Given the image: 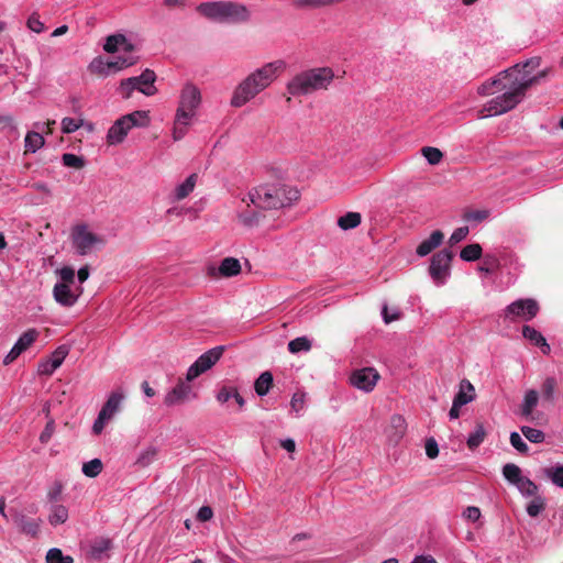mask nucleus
<instances>
[{
  "instance_id": "33",
  "label": "nucleus",
  "mask_w": 563,
  "mask_h": 563,
  "mask_svg": "<svg viewBox=\"0 0 563 563\" xmlns=\"http://www.w3.org/2000/svg\"><path fill=\"white\" fill-rule=\"evenodd\" d=\"M44 145V137L37 132H29L24 140L25 153H35Z\"/></svg>"
},
{
  "instance_id": "30",
  "label": "nucleus",
  "mask_w": 563,
  "mask_h": 563,
  "mask_svg": "<svg viewBox=\"0 0 563 563\" xmlns=\"http://www.w3.org/2000/svg\"><path fill=\"white\" fill-rule=\"evenodd\" d=\"M539 395L537 390L529 389L525 394L523 402L521 405V416L525 418H529L532 415L533 409L538 405Z\"/></svg>"
},
{
  "instance_id": "56",
  "label": "nucleus",
  "mask_w": 563,
  "mask_h": 563,
  "mask_svg": "<svg viewBox=\"0 0 563 563\" xmlns=\"http://www.w3.org/2000/svg\"><path fill=\"white\" fill-rule=\"evenodd\" d=\"M63 485L56 482L47 493V499L49 503H57L62 499Z\"/></svg>"
},
{
  "instance_id": "17",
  "label": "nucleus",
  "mask_w": 563,
  "mask_h": 563,
  "mask_svg": "<svg viewBox=\"0 0 563 563\" xmlns=\"http://www.w3.org/2000/svg\"><path fill=\"white\" fill-rule=\"evenodd\" d=\"M68 352L69 350L66 345L58 346L48 360L41 363L40 373L43 375H52L63 364Z\"/></svg>"
},
{
  "instance_id": "20",
  "label": "nucleus",
  "mask_w": 563,
  "mask_h": 563,
  "mask_svg": "<svg viewBox=\"0 0 563 563\" xmlns=\"http://www.w3.org/2000/svg\"><path fill=\"white\" fill-rule=\"evenodd\" d=\"M53 297L57 303L63 307H73L77 300L79 295L75 294L70 286L64 284H55L53 288Z\"/></svg>"
},
{
  "instance_id": "37",
  "label": "nucleus",
  "mask_w": 563,
  "mask_h": 563,
  "mask_svg": "<svg viewBox=\"0 0 563 563\" xmlns=\"http://www.w3.org/2000/svg\"><path fill=\"white\" fill-rule=\"evenodd\" d=\"M311 341L306 336L296 338L288 343V350L292 354L299 353L301 351L308 352L311 350Z\"/></svg>"
},
{
  "instance_id": "28",
  "label": "nucleus",
  "mask_w": 563,
  "mask_h": 563,
  "mask_svg": "<svg viewBox=\"0 0 563 563\" xmlns=\"http://www.w3.org/2000/svg\"><path fill=\"white\" fill-rule=\"evenodd\" d=\"M241 272V264L235 257H225L219 266V273L224 277L236 276Z\"/></svg>"
},
{
  "instance_id": "59",
  "label": "nucleus",
  "mask_w": 563,
  "mask_h": 563,
  "mask_svg": "<svg viewBox=\"0 0 563 563\" xmlns=\"http://www.w3.org/2000/svg\"><path fill=\"white\" fill-rule=\"evenodd\" d=\"M426 454L428 457H437L439 454L438 442L433 438H429L426 441Z\"/></svg>"
},
{
  "instance_id": "14",
  "label": "nucleus",
  "mask_w": 563,
  "mask_h": 563,
  "mask_svg": "<svg viewBox=\"0 0 563 563\" xmlns=\"http://www.w3.org/2000/svg\"><path fill=\"white\" fill-rule=\"evenodd\" d=\"M378 379L379 374L376 369L372 367H365L357 369L352 374L351 384L364 391H371L375 387Z\"/></svg>"
},
{
  "instance_id": "44",
  "label": "nucleus",
  "mask_w": 563,
  "mask_h": 563,
  "mask_svg": "<svg viewBox=\"0 0 563 563\" xmlns=\"http://www.w3.org/2000/svg\"><path fill=\"white\" fill-rule=\"evenodd\" d=\"M111 548V541L106 538H100L93 541L91 545V554L96 559H100Z\"/></svg>"
},
{
  "instance_id": "43",
  "label": "nucleus",
  "mask_w": 563,
  "mask_h": 563,
  "mask_svg": "<svg viewBox=\"0 0 563 563\" xmlns=\"http://www.w3.org/2000/svg\"><path fill=\"white\" fill-rule=\"evenodd\" d=\"M103 468L101 460H89L88 462L82 464V473L87 477H96L98 476Z\"/></svg>"
},
{
  "instance_id": "34",
  "label": "nucleus",
  "mask_w": 563,
  "mask_h": 563,
  "mask_svg": "<svg viewBox=\"0 0 563 563\" xmlns=\"http://www.w3.org/2000/svg\"><path fill=\"white\" fill-rule=\"evenodd\" d=\"M68 519V510L63 505H54L51 508L48 522L52 526L62 525Z\"/></svg>"
},
{
  "instance_id": "35",
  "label": "nucleus",
  "mask_w": 563,
  "mask_h": 563,
  "mask_svg": "<svg viewBox=\"0 0 563 563\" xmlns=\"http://www.w3.org/2000/svg\"><path fill=\"white\" fill-rule=\"evenodd\" d=\"M482 246L478 243H473L464 246L460 253V257L465 262L477 261L482 256Z\"/></svg>"
},
{
  "instance_id": "19",
  "label": "nucleus",
  "mask_w": 563,
  "mask_h": 563,
  "mask_svg": "<svg viewBox=\"0 0 563 563\" xmlns=\"http://www.w3.org/2000/svg\"><path fill=\"white\" fill-rule=\"evenodd\" d=\"M103 49L107 53H115L122 51L123 53H133L135 51V46L128 41L126 36L123 34H112L106 38V43L103 45Z\"/></svg>"
},
{
  "instance_id": "16",
  "label": "nucleus",
  "mask_w": 563,
  "mask_h": 563,
  "mask_svg": "<svg viewBox=\"0 0 563 563\" xmlns=\"http://www.w3.org/2000/svg\"><path fill=\"white\" fill-rule=\"evenodd\" d=\"M407 431V422L400 415H394L385 432L386 437L391 444H398Z\"/></svg>"
},
{
  "instance_id": "58",
  "label": "nucleus",
  "mask_w": 563,
  "mask_h": 563,
  "mask_svg": "<svg viewBox=\"0 0 563 563\" xmlns=\"http://www.w3.org/2000/svg\"><path fill=\"white\" fill-rule=\"evenodd\" d=\"M27 27L35 33H42L44 31V24L40 21L36 14H32L27 20Z\"/></svg>"
},
{
  "instance_id": "32",
  "label": "nucleus",
  "mask_w": 563,
  "mask_h": 563,
  "mask_svg": "<svg viewBox=\"0 0 563 563\" xmlns=\"http://www.w3.org/2000/svg\"><path fill=\"white\" fill-rule=\"evenodd\" d=\"M362 222V216L358 212L350 211L338 219V225L342 230H351L358 227Z\"/></svg>"
},
{
  "instance_id": "53",
  "label": "nucleus",
  "mask_w": 563,
  "mask_h": 563,
  "mask_svg": "<svg viewBox=\"0 0 563 563\" xmlns=\"http://www.w3.org/2000/svg\"><path fill=\"white\" fill-rule=\"evenodd\" d=\"M82 125V120L77 121L73 118H64L62 120V131L65 134L77 131Z\"/></svg>"
},
{
  "instance_id": "25",
  "label": "nucleus",
  "mask_w": 563,
  "mask_h": 563,
  "mask_svg": "<svg viewBox=\"0 0 563 563\" xmlns=\"http://www.w3.org/2000/svg\"><path fill=\"white\" fill-rule=\"evenodd\" d=\"M522 335L525 339L531 341L534 345L539 346L543 354H549L551 351L550 345L547 343L545 338L541 332L536 330L533 327L523 325Z\"/></svg>"
},
{
  "instance_id": "27",
  "label": "nucleus",
  "mask_w": 563,
  "mask_h": 563,
  "mask_svg": "<svg viewBox=\"0 0 563 563\" xmlns=\"http://www.w3.org/2000/svg\"><path fill=\"white\" fill-rule=\"evenodd\" d=\"M274 378L269 371L263 372L254 383V389L258 396H265L273 387Z\"/></svg>"
},
{
  "instance_id": "9",
  "label": "nucleus",
  "mask_w": 563,
  "mask_h": 563,
  "mask_svg": "<svg viewBox=\"0 0 563 563\" xmlns=\"http://www.w3.org/2000/svg\"><path fill=\"white\" fill-rule=\"evenodd\" d=\"M123 399L124 395L122 391L115 390L110 394L93 422L92 431L95 434H100L102 432L107 421L112 419L120 410Z\"/></svg>"
},
{
  "instance_id": "60",
  "label": "nucleus",
  "mask_w": 563,
  "mask_h": 563,
  "mask_svg": "<svg viewBox=\"0 0 563 563\" xmlns=\"http://www.w3.org/2000/svg\"><path fill=\"white\" fill-rule=\"evenodd\" d=\"M305 404V394L303 393H296L292 395L290 406L295 411H300L303 408Z\"/></svg>"
},
{
  "instance_id": "3",
  "label": "nucleus",
  "mask_w": 563,
  "mask_h": 563,
  "mask_svg": "<svg viewBox=\"0 0 563 563\" xmlns=\"http://www.w3.org/2000/svg\"><path fill=\"white\" fill-rule=\"evenodd\" d=\"M547 75L548 70H542L531 78L521 80H519L518 77L514 75L515 89L511 91H506L488 101L484 109L481 111L482 113L487 112V114H484L483 117L500 115L512 110L518 103L521 102L526 96L527 90L533 85L538 84Z\"/></svg>"
},
{
  "instance_id": "40",
  "label": "nucleus",
  "mask_w": 563,
  "mask_h": 563,
  "mask_svg": "<svg viewBox=\"0 0 563 563\" xmlns=\"http://www.w3.org/2000/svg\"><path fill=\"white\" fill-rule=\"evenodd\" d=\"M503 474L505 478L510 483L516 485L519 479L522 477L521 470L516 464L509 463L506 464L503 468Z\"/></svg>"
},
{
  "instance_id": "24",
  "label": "nucleus",
  "mask_w": 563,
  "mask_h": 563,
  "mask_svg": "<svg viewBox=\"0 0 563 563\" xmlns=\"http://www.w3.org/2000/svg\"><path fill=\"white\" fill-rule=\"evenodd\" d=\"M14 522L22 533L32 538L37 537L40 532L41 520H34L24 515L15 514Z\"/></svg>"
},
{
  "instance_id": "29",
  "label": "nucleus",
  "mask_w": 563,
  "mask_h": 563,
  "mask_svg": "<svg viewBox=\"0 0 563 563\" xmlns=\"http://www.w3.org/2000/svg\"><path fill=\"white\" fill-rule=\"evenodd\" d=\"M198 175L194 173L188 176L183 184L178 185L175 189L176 200H183L187 198L194 191Z\"/></svg>"
},
{
  "instance_id": "49",
  "label": "nucleus",
  "mask_w": 563,
  "mask_h": 563,
  "mask_svg": "<svg viewBox=\"0 0 563 563\" xmlns=\"http://www.w3.org/2000/svg\"><path fill=\"white\" fill-rule=\"evenodd\" d=\"M545 508L544 499L541 496H534L527 507L530 517H537Z\"/></svg>"
},
{
  "instance_id": "61",
  "label": "nucleus",
  "mask_w": 563,
  "mask_h": 563,
  "mask_svg": "<svg viewBox=\"0 0 563 563\" xmlns=\"http://www.w3.org/2000/svg\"><path fill=\"white\" fill-rule=\"evenodd\" d=\"M382 314L385 323H390L400 318V313L398 312V310L394 309L393 312H390L387 306L383 307Z\"/></svg>"
},
{
  "instance_id": "55",
  "label": "nucleus",
  "mask_w": 563,
  "mask_h": 563,
  "mask_svg": "<svg viewBox=\"0 0 563 563\" xmlns=\"http://www.w3.org/2000/svg\"><path fill=\"white\" fill-rule=\"evenodd\" d=\"M510 443L516 450H518L519 453L525 454L528 452V445L519 433L512 432L510 434Z\"/></svg>"
},
{
  "instance_id": "31",
  "label": "nucleus",
  "mask_w": 563,
  "mask_h": 563,
  "mask_svg": "<svg viewBox=\"0 0 563 563\" xmlns=\"http://www.w3.org/2000/svg\"><path fill=\"white\" fill-rule=\"evenodd\" d=\"M121 118L131 129L134 126H146L150 122L148 112L142 110L134 111Z\"/></svg>"
},
{
  "instance_id": "5",
  "label": "nucleus",
  "mask_w": 563,
  "mask_h": 563,
  "mask_svg": "<svg viewBox=\"0 0 563 563\" xmlns=\"http://www.w3.org/2000/svg\"><path fill=\"white\" fill-rule=\"evenodd\" d=\"M201 93L198 87L187 84L180 93L179 106L174 121L173 137L175 141L181 140L187 133V128L200 106Z\"/></svg>"
},
{
  "instance_id": "57",
  "label": "nucleus",
  "mask_w": 563,
  "mask_h": 563,
  "mask_svg": "<svg viewBox=\"0 0 563 563\" xmlns=\"http://www.w3.org/2000/svg\"><path fill=\"white\" fill-rule=\"evenodd\" d=\"M55 431V422L53 419H49L44 428V430L42 431L41 435H40V440L41 442L43 443H46L49 441V439L52 438L53 433Z\"/></svg>"
},
{
  "instance_id": "54",
  "label": "nucleus",
  "mask_w": 563,
  "mask_h": 563,
  "mask_svg": "<svg viewBox=\"0 0 563 563\" xmlns=\"http://www.w3.org/2000/svg\"><path fill=\"white\" fill-rule=\"evenodd\" d=\"M468 227H461L455 229L449 239L450 246H453L459 242L463 241L468 235Z\"/></svg>"
},
{
  "instance_id": "45",
  "label": "nucleus",
  "mask_w": 563,
  "mask_h": 563,
  "mask_svg": "<svg viewBox=\"0 0 563 563\" xmlns=\"http://www.w3.org/2000/svg\"><path fill=\"white\" fill-rule=\"evenodd\" d=\"M544 474L554 485L563 488V465L547 467Z\"/></svg>"
},
{
  "instance_id": "48",
  "label": "nucleus",
  "mask_w": 563,
  "mask_h": 563,
  "mask_svg": "<svg viewBox=\"0 0 563 563\" xmlns=\"http://www.w3.org/2000/svg\"><path fill=\"white\" fill-rule=\"evenodd\" d=\"M63 164L67 167L81 169L85 166V159L71 153H65L62 156Z\"/></svg>"
},
{
  "instance_id": "51",
  "label": "nucleus",
  "mask_w": 563,
  "mask_h": 563,
  "mask_svg": "<svg viewBox=\"0 0 563 563\" xmlns=\"http://www.w3.org/2000/svg\"><path fill=\"white\" fill-rule=\"evenodd\" d=\"M489 216L487 210H471L466 211L463 216V219L467 222H482L486 220Z\"/></svg>"
},
{
  "instance_id": "52",
  "label": "nucleus",
  "mask_w": 563,
  "mask_h": 563,
  "mask_svg": "<svg viewBox=\"0 0 563 563\" xmlns=\"http://www.w3.org/2000/svg\"><path fill=\"white\" fill-rule=\"evenodd\" d=\"M57 273L60 278V282H58L57 284H64L67 286H70L74 284V282H75L74 268H71L69 266H64L63 268L58 269Z\"/></svg>"
},
{
  "instance_id": "46",
  "label": "nucleus",
  "mask_w": 563,
  "mask_h": 563,
  "mask_svg": "<svg viewBox=\"0 0 563 563\" xmlns=\"http://www.w3.org/2000/svg\"><path fill=\"white\" fill-rule=\"evenodd\" d=\"M46 562L47 563H74V560L69 555H64L59 549L53 548V549L48 550V552L46 554Z\"/></svg>"
},
{
  "instance_id": "11",
  "label": "nucleus",
  "mask_w": 563,
  "mask_h": 563,
  "mask_svg": "<svg viewBox=\"0 0 563 563\" xmlns=\"http://www.w3.org/2000/svg\"><path fill=\"white\" fill-rule=\"evenodd\" d=\"M519 64L512 68L504 70L499 76L490 81H486L478 87V93L481 96H488L496 91H511L515 89L514 74L519 71Z\"/></svg>"
},
{
  "instance_id": "41",
  "label": "nucleus",
  "mask_w": 563,
  "mask_h": 563,
  "mask_svg": "<svg viewBox=\"0 0 563 563\" xmlns=\"http://www.w3.org/2000/svg\"><path fill=\"white\" fill-rule=\"evenodd\" d=\"M516 486L522 495L533 497L537 496L538 486L528 477L522 476L516 484Z\"/></svg>"
},
{
  "instance_id": "62",
  "label": "nucleus",
  "mask_w": 563,
  "mask_h": 563,
  "mask_svg": "<svg viewBox=\"0 0 563 563\" xmlns=\"http://www.w3.org/2000/svg\"><path fill=\"white\" fill-rule=\"evenodd\" d=\"M23 351L20 349V346H18L16 344L13 345V347L10 350V352L7 354V356L4 357L3 360V364L4 365H9L10 363H12L13 361H15L20 354L22 353Z\"/></svg>"
},
{
  "instance_id": "22",
  "label": "nucleus",
  "mask_w": 563,
  "mask_h": 563,
  "mask_svg": "<svg viewBox=\"0 0 563 563\" xmlns=\"http://www.w3.org/2000/svg\"><path fill=\"white\" fill-rule=\"evenodd\" d=\"M197 11L207 19L223 22V1L202 2Z\"/></svg>"
},
{
  "instance_id": "18",
  "label": "nucleus",
  "mask_w": 563,
  "mask_h": 563,
  "mask_svg": "<svg viewBox=\"0 0 563 563\" xmlns=\"http://www.w3.org/2000/svg\"><path fill=\"white\" fill-rule=\"evenodd\" d=\"M190 394L191 386L186 384L184 380H179L178 384L167 393L164 404L168 407L184 404L189 399Z\"/></svg>"
},
{
  "instance_id": "13",
  "label": "nucleus",
  "mask_w": 563,
  "mask_h": 563,
  "mask_svg": "<svg viewBox=\"0 0 563 563\" xmlns=\"http://www.w3.org/2000/svg\"><path fill=\"white\" fill-rule=\"evenodd\" d=\"M139 57L132 53H124L123 56L117 57L115 60L104 63L102 59H93L90 64V70L92 73H99L101 75H109L111 71H118L137 63Z\"/></svg>"
},
{
  "instance_id": "15",
  "label": "nucleus",
  "mask_w": 563,
  "mask_h": 563,
  "mask_svg": "<svg viewBox=\"0 0 563 563\" xmlns=\"http://www.w3.org/2000/svg\"><path fill=\"white\" fill-rule=\"evenodd\" d=\"M250 19L249 9L238 2L223 1V22L240 23Z\"/></svg>"
},
{
  "instance_id": "2",
  "label": "nucleus",
  "mask_w": 563,
  "mask_h": 563,
  "mask_svg": "<svg viewBox=\"0 0 563 563\" xmlns=\"http://www.w3.org/2000/svg\"><path fill=\"white\" fill-rule=\"evenodd\" d=\"M299 197V190L287 185H261L247 194L250 202L263 210L285 208L297 201Z\"/></svg>"
},
{
  "instance_id": "47",
  "label": "nucleus",
  "mask_w": 563,
  "mask_h": 563,
  "mask_svg": "<svg viewBox=\"0 0 563 563\" xmlns=\"http://www.w3.org/2000/svg\"><path fill=\"white\" fill-rule=\"evenodd\" d=\"M38 336V332L35 329H29L25 331L16 341V345L24 352Z\"/></svg>"
},
{
  "instance_id": "42",
  "label": "nucleus",
  "mask_w": 563,
  "mask_h": 563,
  "mask_svg": "<svg viewBox=\"0 0 563 563\" xmlns=\"http://www.w3.org/2000/svg\"><path fill=\"white\" fill-rule=\"evenodd\" d=\"M421 153L431 165H438L443 158V153L437 147L424 146L421 148Z\"/></svg>"
},
{
  "instance_id": "50",
  "label": "nucleus",
  "mask_w": 563,
  "mask_h": 563,
  "mask_svg": "<svg viewBox=\"0 0 563 563\" xmlns=\"http://www.w3.org/2000/svg\"><path fill=\"white\" fill-rule=\"evenodd\" d=\"M521 432L529 441L533 443H539L544 440V433L541 430L531 427H522Z\"/></svg>"
},
{
  "instance_id": "10",
  "label": "nucleus",
  "mask_w": 563,
  "mask_h": 563,
  "mask_svg": "<svg viewBox=\"0 0 563 563\" xmlns=\"http://www.w3.org/2000/svg\"><path fill=\"white\" fill-rule=\"evenodd\" d=\"M224 346H216L201 354L196 362L188 368L186 379L194 380L208 369H210L222 356Z\"/></svg>"
},
{
  "instance_id": "8",
  "label": "nucleus",
  "mask_w": 563,
  "mask_h": 563,
  "mask_svg": "<svg viewBox=\"0 0 563 563\" xmlns=\"http://www.w3.org/2000/svg\"><path fill=\"white\" fill-rule=\"evenodd\" d=\"M73 243L79 255H87L96 245H103L104 239L88 230L87 225L80 224L73 229Z\"/></svg>"
},
{
  "instance_id": "36",
  "label": "nucleus",
  "mask_w": 563,
  "mask_h": 563,
  "mask_svg": "<svg viewBox=\"0 0 563 563\" xmlns=\"http://www.w3.org/2000/svg\"><path fill=\"white\" fill-rule=\"evenodd\" d=\"M264 216L255 210L247 209L239 214V219L241 223L246 227H255L258 225Z\"/></svg>"
},
{
  "instance_id": "4",
  "label": "nucleus",
  "mask_w": 563,
  "mask_h": 563,
  "mask_svg": "<svg viewBox=\"0 0 563 563\" xmlns=\"http://www.w3.org/2000/svg\"><path fill=\"white\" fill-rule=\"evenodd\" d=\"M334 79L330 67L311 68L297 74L288 84L287 91L291 96H307L317 90H325Z\"/></svg>"
},
{
  "instance_id": "38",
  "label": "nucleus",
  "mask_w": 563,
  "mask_h": 563,
  "mask_svg": "<svg viewBox=\"0 0 563 563\" xmlns=\"http://www.w3.org/2000/svg\"><path fill=\"white\" fill-rule=\"evenodd\" d=\"M486 431L482 423H477L474 432H472L467 439V446L470 449L477 448L485 439Z\"/></svg>"
},
{
  "instance_id": "21",
  "label": "nucleus",
  "mask_w": 563,
  "mask_h": 563,
  "mask_svg": "<svg viewBox=\"0 0 563 563\" xmlns=\"http://www.w3.org/2000/svg\"><path fill=\"white\" fill-rule=\"evenodd\" d=\"M130 130L131 128L125 123V121L122 118L118 119L108 130V145H117L122 143Z\"/></svg>"
},
{
  "instance_id": "26",
  "label": "nucleus",
  "mask_w": 563,
  "mask_h": 563,
  "mask_svg": "<svg viewBox=\"0 0 563 563\" xmlns=\"http://www.w3.org/2000/svg\"><path fill=\"white\" fill-rule=\"evenodd\" d=\"M475 398V388L471 384L470 380L463 379L460 383V390L455 395L453 401H455V406H464L471 402Z\"/></svg>"
},
{
  "instance_id": "7",
  "label": "nucleus",
  "mask_w": 563,
  "mask_h": 563,
  "mask_svg": "<svg viewBox=\"0 0 563 563\" xmlns=\"http://www.w3.org/2000/svg\"><path fill=\"white\" fill-rule=\"evenodd\" d=\"M539 310L540 306L536 299H518L504 309L501 317L509 322L530 321L539 313Z\"/></svg>"
},
{
  "instance_id": "12",
  "label": "nucleus",
  "mask_w": 563,
  "mask_h": 563,
  "mask_svg": "<svg viewBox=\"0 0 563 563\" xmlns=\"http://www.w3.org/2000/svg\"><path fill=\"white\" fill-rule=\"evenodd\" d=\"M453 256V252L446 249L432 255L429 273L432 279L438 284H442L448 277Z\"/></svg>"
},
{
  "instance_id": "6",
  "label": "nucleus",
  "mask_w": 563,
  "mask_h": 563,
  "mask_svg": "<svg viewBox=\"0 0 563 563\" xmlns=\"http://www.w3.org/2000/svg\"><path fill=\"white\" fill-rule=\"evenodd\" d=\"M155 80V73L145 69L140 76L123 79L120 85V92L125 99H129L134 90H139L145 96H153L157 91L154 86Z\"/></svg>"
},
{
  "instance_id": "63",
  "label": "nucleus",
  "mask_w": 563,
  "mask_h": 563,
  "mask_svg": "<svg viewBox=\"0 0 563 563\" xmlns=\"http://www.w3.org/2000/svg\"><path fill=\"white\" fill-rule=\"evenodd\" d=\"M212 516H213L212 509L209 506H202L197 514V519L201 522H206V521L210 520L212 518Z\"/></svg>"
},
{
  "instance_id": "23",
  "label": "nucleus",
  "mask_w": 563,
  "mask_h": 563,
  "mask_svg": "<svg viewBox=\"0 0 563 563\" xmlns=\"http://www.w3.org/2000/svg\"><path fill=\"white\" fill-rule=\"evenodd\" d=\"M444 239V234L440 230L433 231L430 236L426 240H423L416 250V253L423 257L429 255L433 250H435Z\"/></svg>"
},
{
  "instance_id": "39",
  "label": "nucleus",
  "mask_w": 563,
  "mask_h": 563,
  "mask_svg": "<svg viewBox=\"0 0 563 563\" xmlns=\"http://www.w3.org/2000/svg\"><path fill=\"white\" fill-rule=\"evenodd\" d=\"M556 389V380L554 377H547L541 385L543 399L549 402L554 401V393Z\"/></svg>"
},
{
  "instance_id": "64",
  "label": "nucleus",
  "mask_w": 563,
  "mask_h": 563,
  "mask_svg": "<svg viewBox=\"0 0 563 563\" xmlns=\"http://www.w3.org/2000/svg\"><path fill=\"white\" fill-rule=\"evenodd\" d=\"M463 515L471 521H477L481 518V510L477 507L470 506L465 509Z\"/></svg>"
},
{
  "instance_id": "1",
  "label": "nucleus",
  "mask_w": 563,
  "mask_h": 563,
  "mask_svg": "<svg viewBox=\"0 0 563 563\" xmlns=\"http://www.w3.org/2000/svg\"><path fill=\"white\" fill-rule=\"evenodd\" d=\"M286 63L282 59L265 64L251 73L241 81L233 91L231 106L241 108L260 92L272 85L274 80L285 70Z\"/></svg>"
}]
</instances>
